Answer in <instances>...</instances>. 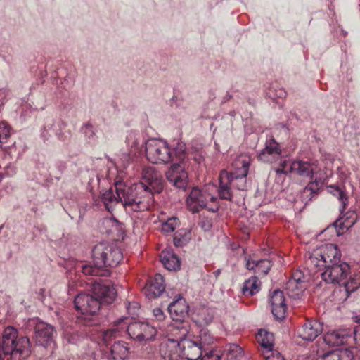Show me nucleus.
I'll list each match as a JSON object with an SVG mask.
<instances>
[{
    "mask_svg": "<svg viewBox=\"0 0 360 360\" xmlns=\"http://www.w3.org/2000/svg\"><path fill=\"white\" fill-rule=\"evenodd\" d=\"M341 253L338 246L328 243L313 250L306 260V265L311 273H317L323 270L321 277L328 283H342L347 296L356 290L360 285V274L351 278L349 281L346 279L349 274L350 266L346 262L340 261Z\"/></svg>",
    "mask_w": 360,
    "mask_h": 360,
    "instance_id": "obj_1",
    "label": "nucleus"
},
{
    "mask_svg": "<svg viewBox=\"0 0 360 360\" xmlns=\"http://www.w3.org/2000/svg\"><path fill=\"white\" fill-rule=\"evenodd\" d=\"M122 259V253L116 245L100 243L92 250L93 264H79L77 268L85 275L108 276L110 274L108 268L116 266Z\"/></svg>",
    "mask_w": 360,
    "mask_h": 360,
    "instance_id": "obj_2",
    "label": "nucleus"
},
{
    "mask_svg": "<svg viewBox=\"0 0 360 360\" xmlns=\"http://www.w3.org/2000/svg\"><path fill=\"white\" fill-rule=\"evenodd\" d=\"M147 160L153 164H168L171 162L186 161V144L179 141L174 146L161 139H151L145 143Z\"/></svg>",
    "mask_w": 360,
    "mask_h": 360,
    "instance_id": "obj_3",
    "label": "nucleus"
},
{
    "mask_svg": "<svg viewBox=\"0 0 360 360\" xmlns=\"http://www.w3.org/2000/svg\"><path fill=\"white\" fill-rule=\"evenodd\" d=\"M157 333L155 326L145 322H129L127 317H122L115 321L112 327L101 333L102 340L108 344L113 338L127 334L131 339L138 342L152 340Z\"/></svg>",
    "mask_w": 360,
    "mask_h": 360,
    "instance_id": "obj_4",
    "label": "nucleus"
},
{
    "mask_svg": "<svg viewBox=\"0 0 360 360\" xmlns=\"http://www.w3.org/2000/svg\"><path fill=\"white\" fill-rule=\"evenodd\" d=\"M92 291L94 295L82 293L75 298V309L83 315L96 314L102 303H112L117 295L113 286L99 282L94 283Z\"/></svg>",
    "mask_w": 360,
    "mask_h": 360,
    "instance_id": "obj_5",
    "label": "nucleus"
},
{
    "mask_svg": "<svg viewBox=\"0 0 360 360\" xmlns=\"http://www.w3.org/2000/svg\"><path fill=\"white\" fill-rule=\"evenodd\" d=\"M118 191L124 193L123 207L127 212H142L148 211L154 204L153 192L148 188L143 182L126 186L122 185Z\"/></svg>",
    "mask_w": 360,
    "mask_h": 360,
    "instance_id": "obj_6",
    "label": "nucleus"
},
{
    "mask_svg": "<svg viewBox=\"0 0 360 360\" xmlns=\"http://www.w3.org/2000/svg\"><path fill=\"white\" fill-rule=\"evenodd\" d=\"M30 354V340L19 336L13 326H7L0 336V360L10 356L11 360H22Z\"/></svg>",
    "mask_w": 360,
    "mask_h": 360,
    "instance_id": "obj_7",
    "label": "nucleus"
},
{
    "mask_svg": "<svg viewBox=\"0 0 360 360\" xmlns=\"http://www.w3.org/2000/svg\"><path fill=\"white\" fill-rule=\"evenodd\" d=\"M216 192V186L210 183L202 189L193 188L186 200L188 209L193 212H197L201 208H206L212 212L217 211L219 205L217 197L215 196Z\"/></svg>",
    "mask_w": 360,
    "mask_h": 360,
    "instance_id": "obj_8",
    "label": "nucleus"
},
{
    "mask_svg": "<svg viewBox=\"0 0 360 360\" xmlns=\"http://www.w3.org/2000/svg\"><path fill=\"white\" fill-rule=\"evenodd\" d=\"M352 338L355 341H360V323L354 328L333 330L324 335L326 343L332 347L347 344Z\"/></svg>",
    "mask_w": 360,
    "mask_h": 360,
    "instance_id": "obj_9",
    "label": "nucleus"
},
{
    "mask_svg": "<svg viewBox=\"0 0 360 360\" xmlns=\"http://www.w3.org/2000/svg\"><path fill=\"white\" fill-rule=\"evenodd\" d=\"M233 172L231 175V184L236 188L245 191L247 187L248 162L246 155H239L232 163Z\"/></svg>",
    "mask_w": 360,
    "mask_h": 360,
    "instance_id": "obj_10",
    "label": "nucleus"
},
{
    "mask_svg": "<svg viewBox=\"0 0 360 360\" xmlns=\"http://www.w3.org/2000/svg\"><path fill=\"white\" fill-rule=\"evenodd\" d=\"M185 161L173 162L166 172L167 179L175 187L185 189L188 184V176L185 169Z\"/></svg>",
    "mask_w": 360,
    "mask_h": 360,
    "instance_id": "obj_11",
    "label": "nucleus"
},
{
    "mask_svg": "<svg viewBox=\"0 0 360 360\" xmlns=\"http://www.w3.org/2000/svg\"><path fill=\"white\" fill-rule=\"evenodd\" d=\"M141 182H143L153 192L160 193L162 189V175L155 167L151 166L143 169Z\"/></svg>",
    "mask_w": 360,
    "mask_h": 360,
    "instance_id": "obj_12",
    "label": "nucleus"
},
{
    "mask_svg": "<svg viewBox=\"0 0 360 360\" xmlns=\"http://www.w3.org/2000/svg\"><path fill=\"white\" fill-rule=\"evenodd\" d=\"M122 185L124 187V190L126 188V184L122 182H116L115 185V189L110 188L103 193L101 196V200L108 212H112L115 206L121 203L123 206L124 193H120L118 191L119 186Z\"/></svg>",
    "mask_w": 360,
    "mask_h": 360,
    "instance_id": "obj_13",
    "label": "nucleus"
},
{
    "mask_svg": "<svg viewBox=\"0 0 360 360\" xmlns=\"http://www.w3.org/2000/svg\"><path fill=\"white\" fill-rule=\"evenodd\" d=\"M179 348L180 358L187 360H198L203 354V350L192 338L179 342Z\"/></svg>",
    "mask_w": 360,
    "mask_h": 360,
    "instance_id": "obj_14",
    "label": "nucleus"
},
{
    "mask_svg": "<svg viewBox=\"0 0 360 360\" xmlns=\"http://www.w3.org/2000/svg\"><path fill=\"white\" fill-rule=\"evenodd\" d=\"M269 302L274 317L280 320L284 319L287 311V305L283 292L280 290H274L270 295Z\"/></svg>",
    "mask_w": 360,
    "mask_h": 360,
    "instance_id": "obj_15",
    "label": "nucleus"
},
{
    "mask_svg": "<svg viewBox=\"0 0 360 360\" xmlns=\"http://www.w3.org/2000/svg\"><path fill=\"white\" fill-rule=\"evenodd\" d=\"M319 168L314 162L303 160H296L290 165V172L304 178L313 179L317 174Z\"/></svg>",
    "mask_w": 360,
    "mask_h": 360,
    "instance_id": "obj_16",
    "label": "nucleus"
},
{
    "mask_svg": "<svg viewBox=\"0 0 360 360\" xmlns=\"http://www.w3.org/2000/svg\"><path fill=\"white\" fill-rule=\"evenodd\" d=\"M281 149L274 138L266 140L265 148L259 153L258 158L266 162H274L281 158Z\"/></svg>",
    "mask_w": 360,
    "mask_h": 360,
    "instance_id": "obj_17",
    "label": "nucleus"
},
{
    "mask_svg": "<svg viewBox=\"0 0 360 360\" xmlns=\"http://www.w3.org/2000/svg\"><path fill=\"white\" fill-rule=\"evenodd\" d=\"M55 334L54 328L46 323L38 322L35 326L36 342L43 346L50 344Z\"/></svg>",
    "mask_w": 360,
    "mask_h": 360,
    "instance_id": "obj_18",
    "label": "nucleus"
},
{
    "mask_svg": "<svg viewBox=\"0 0 360 360\" xmlns=\"http://www.w3.org/2000/svg\"><path fill=\"white\" fill-rule=\"evenodd\" d=\"M231 175L226 170L221 171L219 176V188L217 189L221 199L231 200L232 199Z\"/></svg>",
    "mask_w": 360,
    "mask_h": 360,
    "instance_id": "obj_19",
    "label": "nucleus"
},
{
    "mask_svg": "<svg viewBox=\"0 0 360 360\" xmlns=\"http://www.w3.org/2000/svg\"><path fill=\"white\" fill-rule=\"evenodd\" d=\"M164 291V279L160 274H156L151 282L143 288L146 297L150 300L159 297Z\"/></svg>",
    "mask_w": 360,
    "mask_h": 360,
    "instance_id": "obj_20",
    "label": "nucleus"
},
{
    "mask_svg": "<svg viewBox=\"0 0 360 360\" xmlns=\"http://www.w3.org/2000/svg\"><path fill=\"white\" fill-rule=\"evenodd\" d=\"M168 311L173 321H184L188 314V305L184 298L179 297L169 305Z\"/></svg>",
    "mask_w": 360,
    "mask_h": 360,
    "instance_id": "obj_21",
    "label": "nucleus"
},
{
    "mask_svg": "<svg viewBox=\"0 0 360 360\" xmlns=\"http://www.w3.org/2000/svg\"><path fill=\"white\" fill-rule=\"evenodd\" d=\"M322 324L317 321H310L305 323L299 336L307 341H313L315 340L322 332Z\"/></svg>",
    "mask_w": 360,
    "mask_h": 360,
    "instance_id": "obj_22",
    "label": "nucleus"
},
{
    "mask_svg": "<svg viewBox=\"0 0 360 360\" xmlns=\"http://www.w3.org/2000/svg\"><path fill=\"white\" fill-rule=\"evenodd\" d=\"M174 321L175 322L171 326L170 330L172 334L175 336V338H169V340L176 341L177 343H179L191 338V335L189 334L190 326L188 322L184 321Z\"/></svg>",
    "mask_w": 360,
    "mask_h": 360,
    "instance_id": "obj_23",
    "label": "nucleus"
},
{
    "mask_svg": "<svg viewBox=\"0 0 360 360\" xmlns=\"http://www.w3.org/2000/svg\"><path fill=\"white\" fill-rule=\"evenodd\" d=\"M304 287L301 279L300 273H295L286 283L285 290L289 297L298 299L302 295Z\"/></svg>",
    "mask_w": 360,
    "mask_h": 360,
    "instance_id": "obj_24",
    "label": "nucleus"
},
{
    "mask_svg": "<svg viewBox=\"0 0 360 360\" xmlns=\"http://www.w3.org/2000/svg\"><path fill=\"white\" fill-rule=\"evenodd\" d=\"M256 340L260 346L262 355L271 352L274 348V336L273 333L265 330H259L256 335Z\"/></svg>",
    "mask_w": 360,
    "mask_h": 360,
    "instance_id": "obj_25",
    "label": "nucleus"
},
{
    "mask_svg": "<svg viewBox=\"0 0 360 360\" xmlns=\"http://www.w3.org/2000/svg\"><path fill=\"white\" fill-rule=\"evenodd\" d=\"M160 352L165 360H176L180 357L179 343L168 339L161 344Z\"/></svg>",
    "mask_w": 360,
    "mask_h": 360,
    "instance_id": "obj_26",
    "label": "nucleus"
},
{
    "mask_svg": "<svg viewBox=\"0 0 360 360\" xmlns=\"http://www.w3.org/2000/svg\"><path fill=\"white\" fill-rule=\"evenodd\" d=\"M163 266L169 271H176L180 267V262L171 248H166L160 254Z\"/></svg>",
    "mask_w": 360,
    "mask_h": 360,
    "instance_id": "obj_27",
    "label": "nucleus"
},
{
    "mask_svg": "<svg viewBox=\"0 0 360 360\" xmlns=\"http://www.w3.org/2000/svg\"><path fill=\"white\" fill-rule=\"evenodd\" d=\"M192 338L203 351L207 347H211L216 340L213 335L207 328L200 329L196 335L192 336Z\"/></svg>",
    "mask_w": 360,
    "mask_h": 360,
    "instance_id": "obj_28",
    "label": "nucleus"
},
{
    "mask_svg": "<svg viewBox=\"0 0 360 360\" xmlns=\"http://www.w3.org/2000/svg\"><path fill=\"white\" fill-rule=\"evenodd\" d=\"M143 134L136 131H130L127 133L126 136V144L128 147V150H131L134 153H137L143 143Z\"/></svg>",
    "mask_w": 360,
    "mask_h": 360,
    "instance_id": "obj_29",
    "label": "nucleus"
},
{
    "mask_svg": "<svg viewBox=\"0 0 360 360\" xmlns=\"http://www.w3.org/2000/svg\"><path fill=\"white\" fill-rule=\"evenodd\" d=\"M272 266L271 262L269 259L253 260L249 258V271L254 270L259 276L266 275Z\"/></svg>",
    "mask_w": 360,
    "mask_h": 360,
    "instance_id": "obj_30",
    "label": "nucleus"
},
{
    "mask_svg": "<svg viewBox=\"0 0 360 360\" xmlns=\"http://www.w3.org/2000/svg\"><path fill=\"white\" fill-rule=\"evenodd\" d=\"M112 358L114 360H124L129 356V347L124 342H115L110 349Z\"/></svg>",
    "mask_w": 360,
    "mask_h": 360,
    "instance_id": "obj_31",
    "label": "nucleus"
},
{
    "mask_svg": "<svg viewBox=\"0 0 360 360\" xmlns=\"http://www.w3.org/2000/svg\"><path fill=\"white\" fill-rule=\"evenodd\" d=\"M194 321L200 326H206L213 320V314L210 309L203 307L200 309L193 318Z\"/></svg>",
    "mask_w": 360,
    "mask_h": 360,
    "instance_id": "obj_32",
    "label": "nucleus"
},
{
    "mask_svg": "<svg viewBox=\"0 0 360 360\" xmlns=\"http://www.w3.org/2000/svg\"><path fill=\"white\" fill-rule=\"evenodd\" d=\"M136 153H132L131 150L121 151L117 155L115 165L122 169H127L132 162V160Z\"/></svg>",
    "mask_w": 360,
    "mask_h": 360,
    "instance_id": "obj_33",
    "label": "nucleus"
},
{
    "mask_svg": "<svg viewBox=\"0 0 360 360\" xmlns=\"http://www.w3.org/2000/svg\"><path fill=\"white\" fill-rule=\"evenodd\" d=\"M225 352L226 360H242L244 357L243 349L236 344L227 345Z\"/></svg>",
    "mask_w": 360,
    "mask_h": 360,
    "instance_id": "obj_34",
    "label": "nucleus"
},
{
    "mask_svg": "<svg viewBox=\"0 0 360 360\" xmlns=\"http://www.w3.org/2000/svg\"><path fill=\"white\" fill-rule=\"evenodd\" d=\"M328 191L330 193L333 194L335 196H337L339 201L341 202V207L340 208V211L342 213L346 209L348 204V198L346 194L343 192L340 188L334 185H330L328 186Z\"/></svg>",
    "mask_w": 360,
    "mask_h": 360,
    "instance_id": "obj_35",
    "label": "nucleus"
},
{
    "mask_svg": "<svg viewBox=\"0 0 360 360\" xmlns=\"http://www.w3.org/2000/svg\"><path fill=\"white\" fill-rule=\"evenodd\" d=\"M322 360H352V358L347 350H334L325 354Z\"/></svg>",
    "mask_w": 360,
    "mask_h": 360,
    "instance_id": "obj_36",
    "label": "nucleus"
},
{
    "mask_svg": "<svg viewBox=\"0 0 360 360\" xmlns=\"http://www.w3.org/2000/svg\"><path fill=\"white\" fill-rule=\"evenodd\" d=\"M82 131L86 139L91 143L96 141V129L91 124L86 122L82 127Z\"/></svg>",
    "mask_w": 360,
    "mask_h": 360,
    "instance_id": "obj_37",
    "label": "nucleus"
},
{
    "mask_svg": "<svg viewBox=\"0 0 360 360\" xmlns=\"http://www.w3.org/2000/svg\"><path fill=\"white\" fill-rule=\"evenodd\" d=\"M58 131V124L55 122H52V123L46 124V125L44 127L41 132V136L45 140H47L49 137L52 136L53 135H56L59 137Z\"/></svg>",
    "mask_w": 360,
    "mask_h": 360,
    "instance_id": "obj_38",
    "label": "nucleus"
},
{
    "mask_svg": "<svg viewBox=\"0 0 360 360\" xmlns=\"http://www.w3.org/2000/svg\"><path fill=\"white\" fill-rule=\"evenodd\" d=\"M222 354L220 350L207 347L204 349L203 354L200 356L201 360H221Z\"/></svg>",
    "mask_w": 360,
    "mask_h": 360,
    "instance_id": "obj_39",
    "label": "nucleus"
},
{
    "mask_svg": "<svg viewBox=\"0 0 360 360\" xmlns=\"http://www.w3.org/2000/svg\"><path fill=\"white\" fill-rule=\"evenodd\" d=\"M179 225V220L176 217H172L167 221L162 223L161 231L165 233H170L174 231L176 228Z\"/></svg>",
    "mask_w": 360,
    "mask_h": 360,
    "instance_id": "obj_40",
    "label": "nucleus"
},
{
    "mask_svg": "<svg viewBox=\"0 0 360 360\" xmlns=\"http://www.w3.org/2000/svg\"><path fill=\"white\" fill-rule=\"evenodd\" d=\"M249 295L250 296L257 295L262 289V283L256 276L249 278Z\"/></svg>",
    "mask_w": 360,
    "mask_h": 360,
    "instance_id": "obj_41",
    "label": "nucleus"
},
{
    "mask_svg": "<svg viewBox=\"0 0 360 360\" xmlns=\"http://www.w3.org/2000/svg\"><path fill=\"white\" fill-rule=\"evenodd\" d=\"M11 136V127L4 121L0 122V143H6Z\"/></svg>",
    "mask_w": 360,
    "mask_h": 360,
    "instance_id": "obj_42",
    "label": "nucleus"
},
{
    "mask_svg": "<svg viewBox=\"0 0 360 360\" xmlns=\"http://www.w3.org/2000/svg\"><path fill=\"white\" fill-rule=\"evenodd\" d=\"M321 179H315L314 181H310L308 185L304 188V192L309 191L311 194L316 193L319 189V186L322 185Z\"/></svg>",
    "mask_w": 360,
    "mask_h": 360,
    "instance_id": "obj_43",
    "label": "nucleus"
},
{
    "mask_svg": "<svg viewBox=\"0 0 360 360\" xmlns=\"http://www.w3.org/2000/svg\"><path fill=\"white\" fill-rule=\"evenodd\" d=\"M292 162H290L289 161L286 160H281L280 165L281 168H278L274 170V172L279 176L283 177L284 174H286L288 172V170L285 169L286 167L288 165L290 166V165Z\"/></svg>",
    "mask_w": 360,
    "mask_h": 360,
    "instance_id": "obj_44",
    "label": "nucleus"
},
{
    "mask_svg": "<svg viewBox=\"0 0 360 360\" xmlns=\"http://www.w3.org/2000/svg\"><path fill=\"white\" fill-rule=\"evenodd\" d=\"M266 360H285L283 356L276 350L272 349L271 352L263 355Z\"/></svg>",
    "mask_w": 360,
    "mask_h": 360,
    "instance_id": "obj_45",
    "label": "nucleus"
},
{
    "mask_svg": "<svg viewBox=\"0 0 360 360\" xmlns=\"http://www.w3.org/2000/svg\"><path fill=\"white\" fill-rule=\"evenodd\" d=\"M267 95L272 99L277 98H283L286 96V92L283 89H275V92H273L272 89H269L267 92Z\"/></svg>",
    "mask_w": 360,
    "mask_h": 360,
    "instance_id": "obj_46",
    "label": "nucleus"
},
{
    "mask_svg": "<svg viewBox=\"0 0 360 360\" xmlns=\"http://www.w3.org/2000/svg\"><path fill=\"white\" fill-rule=\"evenodd\" d=\"M103 224L106 226H112V228L108 231V233H112L115 230H117L119 226L118 221L111 218L105 219Z\"/></svg>",
    "mask_w": 360,
    "mask_h": 360,
    "instance_id": "obj_47",
    "label": "nucleus"
},
{
    "mask_svg": "<svg viewBox=\"0 0 360 360\" xmlns=\"http://www.w3.org/2000/svg\"><path fill=\"white\" fill-rule=\"evenodd\" d=\"M153 314L154 318L158 321H160V322L162 321L165 318V315L163 311L160 308H155L153 310Z\"/></svg>",
    "mask_w": 360,
    "mask_h": 360,
    "instance_id": "obj_48",
    "label": "nucleus"
},
{
    "mask_svg": "<svg viewBox=\"0 0 360 360\" xmlns=\"http://www.w3.org/2000/svg\"><path fill=\"white\" fill-rule=\"evenodd\" d=\"M242 291H243V294H245V292L248 291V280H245L243 282V287L242 288Z\"/></svg>",
    "mask_w": 360,
    "mask_h": 360,
    "instance_id": "obj_49",
    "label": "nucleus"
},
{
    "mask_svg": "<svg viewBox=\"0 0 360 360\" xmlns=\"http://www.w3.org/2000/svg\"><path fill=\"white\" fill-rule=\"evenodd\" d=\"M174 243L176 246L180 245V240L178 239L176 236L174 238Z\"/></svg>",
    "mask_w": 360,
    "mask_h": 360,
    "instance_id": "obj_50",
    "label": "nucleus"
},
{
    "mask_svg": "<svg viewBox=\"0 0 360 360\" xmlns=\"http://www.w3.org/2000/svg\"><path fill=\"white\" fill-rule=\"evenodd\" d=\"M285 174H284L283 177H279V176L276 174V179H277V181H281V182H283V180H284V179H285Z\"/></svg>",
    "mask_w": 360,
    "mask_h": 360,
    "instance_id": "obj_51",
    "label": "nucleus"
},
{
    "mask_svg": "<svg viewBox=\"0 0 360 360\" xmlns=\"http://www.w3.org/2000/svg\"><path fill=\"white\" fill-rule=\"evenodd\" d=\"M132 305H133L134 307H138V304L136 302L132 303Z\"/></svg>",
    "mask_w": 360,
    "mask_h": 360,
    "instance_id": "obj_52",
    "label": "nucleus"
},
{
    "mask_svg": "<svg viewBox=\"0 0 360 360\" xmlns=\"http://www.w3.org/2000/svg\"><path fill=\"white\" fill-rule=\"evenodd\" d=\"M2 177H1V173L0 172V182L1 181Z\"/></svg>",
    "mask_w": 360,
    "mask_h": 360,
    "instance_id": "obj_53",
    "label": "nucleus"
},
{
    "mask_svg": "<svg viewBox=\"0 0 360 360\" xmlns=\"http://www.w3.org/2000/svg\"><path fill=\"white\" fill-rule=\"evenodd\" d=\"M245 266H248V260H246Z\"/></svg>",
    "mask_w": 360,
    "mask_h": 360,
    "instance_id": "obj_54",
    "label": "nucleus"
},
{
    "mask_svg": "<svg viewBox=\"0 0 360 360\" xmlns=\"http://www.w3.org/2000/svg\"><path fill=\"white\" fill-rule=\"evenodd\" d=\"M359 289H360V285H359V288H358V289H357V290H359Z\"/></svg>",
    "mask_w": 360,
    "mask_h": 360,
    "instance_id": "obj_55",
    "label": "nucleus"
}]
</instances>
